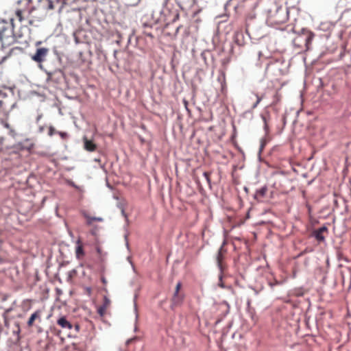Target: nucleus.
Listing matches in <instances>:
<instances>
[{"mask_svg": "<svg viewBox=\"0 0 351 351\" xmlns=\"http://www.w3.org/2000/svg\"><path fill=\"white\" fill-rule=\"evenodd\" d=\"M222 260H223V256H222L221 252H219L218 255H217V265H218V267L220 269L221 272L223 270V263H222Z\"/></svg>", "mask_w": 351, "mask_h": 351, "instance_id": "obj_13", "label": "nucleus"}, {"mask_svg": "<svg viewBox=\"0 0 351 351\" xmlns=\"http://www.w3.org/2000/svg\"><path fill=\"white\" fill-rule=\"evenodd\" d=\"M13 19H11L12 27H3L0 30V40L2 47H10L16 42V38L13 33Z\"/></svg>", "mask_w": 351, "mask_h": 351, "instance_id": "obj_2", "label": "nucleus"}, {"mask_svg": "<svg viewBox=\"0 0 351 351\" xmlns=\"http://www.w3.org/2000/svg\"><path fill=\"white\" fill-rule=\"evenodd\" d=\"M84 293H85L87 295H88V296H90V295H91V294H92V289H91V287H84Z\"/></svg>", "mask_w": 351, "mask_h": 351, "instance_id": "obj_18", "label": "nucleus"}, {"mask_svg": "<svg viewBox=\"0 0 351 351\" xmlns=\"http://www.w3.org/2000/svg\"><path fill=\"white\" fill-rule=\"evenodd\" d=\"M101 281L104 285L107 284V280L104 276L101 277Z\"/></svg>", "mask_w": 351, "mask_h": 351, "instance_id": "obj_27", "label": "nucleus"}, {"mask_svg": "<svg viewBox=\"0 0 351 351\" xmlns=\"http://www.w3.org/2000/svg\"><path fill=\"white\" fill-rule=\"evenodd\" d=\"M60 136L62 138H65L67 137V134L66 132H58Z\"/></svg>", "mask_w": 351, "mask_h": 351, "instance_id": "obj_26", "label": "nucleus"}, {"mask_svg": "<svg viewBox=\"0 0 351 351\" xmlns=\"http://www.w3.org/2000/svg\"><path fill=\"white\" fill-rule=\"evenodd\" d=\"M3 143H4V138L0 137V152H1L3 150Z\"/></svg>", "mask_w": 351, "mask_h": 351, "instance_id": "obj_24", "label": "nucleus"}, {"mask_svg": "<svg viewBox=\"0 0 351 351\" xmlns=\"http://www.w3.org/2000/svg\"><path fill=\"white\" fill-rule=\"evenodd\" d=\"M1 124L3 125L4 128H7L9 132L8 134L12 137H15L16 136V132L14 128L11 127V125L5 120L1 121Z\"/></svg>", "mask_w": 351, "mask_h": 351, "instance_id": "obj_11", "label": "nucleus"}, {"mask_svg": "<svg viewBox=\"0 0 351 351\" xmlns=\"http://www.w3.org/2000/svg\"><path fill=\"white\" fill-rule=\"evenodd\" d=\"M210 174H211L210 172H208V171H205L203 173L204 177L206 178L208 184H210Z\"/></svg>", "mask_w": 351, "mask_h": 351, "instance_id": "obj_16", "label": "nucleus"}, {"mask_svg": "<svg viewBox=\"0 0 351 351\" xmlns=\"http://www.w3.org/2000/svg\"><path fill=\"white\" fill-rule=\"evenodd\" d=\"M184 299V295L180 293H174L171 300V308L175 309L182 305Z\"/></svg>", "mask_w": 351, "mask_h": 351, "instance_id": "obj_4", "label": "nucleus"}, {"mask_svg": "<svg viewBox=\"0 0 351 351\" xmlns=\"http://www.w3.org/2000/svg\"><path fill=\"white\" fill-rule=\"evenodd\" d=\"M269 285H270L271 287H272L273 285H275V282H273V284L270 283Z\"/></svg>", "mask_w": 351, "mask_h": 351, "instance_id": "obj_35", "label": "nucleus"}, {"mask_svg": "<svg viewBox=\"0 0 351 351\" xmlns=\"http://www.w3.org/2000/svg\"><path fill=\"white\" fill-rule=\"evenodd\" d=\"M219 280H220V282L219 283V285L221 288H223V287H224V285H223V283L222 282V275H220V276H219Z\"/></svg>", "mask_w": 351, "mask_h": 351, "instance_id": "obj_28", "label": "nucleus"}, {"mask_svg": "<svg viewBox=\"0 0 351 351\" xmlns=\"http://www.w3.org/2000/svg\"><path fill=\"white\" fill-rule=\"evenodd\" d=\"M77 246L75 248V255L76 258L79 260L82 259L84 256V251L83 248V245L80 239H78L76 242Z\"/></svg>", "mask_w": 351, "mask_h": 351, "instance_id": "obj_10", "label": "nucleus"}, {"mask_svg": "<svg viewBox=\"0 0 351 351\" xmlns=\"http://www.w3.org/2000/svg\"><path fill=\"white\" fill-rule=\"evenodd\" d=\"M147 36H149V37H151V38H152V37H153V36H152V34H147Z\"/></svg>", "mask_w": 351, "mask_h": 351, "instance_id": "obj_33", "label": "nucleus"}, {"mask_svg": "<svg viewBox=\"0 0 351 351\" xmlns=\"http://www.w3.org/2000/svg\"><path fill=\"white\" fill-rule=\"evenodd\" d=\"M6 58L5 56H3L1 60H0V63H1L2 62H3L5 60V59Z\"/></svg>", "mask_w": 351, "mask_h": 351, "instance_id": "obj_31", "label": "nucleus"}, {"mask_svg": "<svg viewBox=\"0 0 351 351\" xmlns=\"http://www.w3.org/2000/svg\"><path fill=\"white\" fill-rule=\"evenodd\" d=\"M122 214H123L125 217H126V215H125V212H124V210H122Z\"/></svg>", "mask_w": 351, "mask_h": 351, "instance_id": "obj_34", "label": "nucleus"}, {"mask_svg": "<svg viewBox=\"0 0 351 351\" xmlns=\"http://www.w3.org/2000/svg\"><path fill=\"white\" fill-rule=\"evenodd\" d=\"M97 252L99 254H101V249H100L99 247H97Z\"/></svg>", "mask_w": 351, "mask_h": 351, "instance_id": "obj_30", "label": "nucleus"}, {"mask_svg": "<svg viewBox=\"0 0 351 351\" xmlns=\"http://www.w3.org/2000/svg\"><path fill=\"white\" fill-rule=\"evenodd\" d=\"M181 287H182V283L180 282H178L176 286L174 293H180V290Z\"/></svg>", "mask_w": 351, "mask_h": 351, "instance_id": "obj_21", "label": "nucleus"}, {"mask_svg": "<svg viewBox=\"0 0 351 351\" xmlns=\"http://www.w3.org/2000/svg\"><path fill=\"white\" fill-rule=\"evenodd\" d=\"M40 311H36L30 316V317L27 322L28 326H32L35 319H40Z\"/></svg>", "mask_w": 351, "mask_h": 351, "instance_id": "obj_12", "label": "nucleus"}, {"mask_svg": "<svg viewBox=\"0 0 351 351\" xmlns=\"http://www.w3.org/2000/svg\"><path fill=\"white\" fill-rule=\"evenodd\" d=\"M110 300L106 296L104 298V302L102 305L97 308V313L100 317H104L106 315V311L110 306Z\"/></svg>", "mask_w": 351, "mask_h": 351, "instance_id": "obj_6", "label": "nucleus"}, {"mask_svg": "<svg viewBox=\"0 0 351 351\" xmlns=\"http://www.w3.org/2000/svg\"><path fill=\"white\" fill-rule=\"evenodd\" d=\"M267 192V188L266 187H262L261 189H258L256 193V195L258 197H263Z\"/></svg>", "mask_w": 351, "mask_h": 351, "instance_id": "obj_14", "label": "nucleus"}, {"mask_svg": "<svg viewBox=\"0 0 351 351\" xmlns=\"http://www.w3.org/2000/svg\"><path fill=\"white\" fill-rule=\"evenodd\" d=\"M16 16L19 21H22L23 20V17L22 15V11L21 10H17L16 11Z\"/></svg>", "mask_w": 351, "mask_h": 351, "instance_id": "obj_17", "label": "nucleus"}, {"mask_svg": "<svg viewBox=\"0 0 351 351\" xmlns=\"http://www.w3.org/2000/svg\"><path fill=\"white\" fill-rule=\"evenodd\" d=\"M56 130L53 126H50L49 128L48 134L49 136H51L56 133Z\"/></svg>", "mask_w": 351, "mask_h": 351, "instance_id": "obj_20", "label": "nucleus"}, {"mask_svg": "<svg viewBox=\"0 0 351 351\" xmlns=\"http://www.w3.org/2000/svg\"><path fill=\"white\" fill-rule=\"evenodd\" d=\"M274 21L277 23H282L287 21V16L285 14V10L281 7L277 8L276 13L273 16Z\"/></svg>", "mask_w": 351, "mask_h": 351, "instance_id": "obj_5", "label": "nucleus"}, {"mask_svg": "<svg viewBox=\"0 0 351 351\" xmlns=\"http://www.w3.org/2000/svg\"><path fill=\"white\" fill-rule=\"evenodd\" d=\"M313 34H310L308 37L306 38V45H308V44H310L313 40Z\"/></svg>", "mask_w": 351, "mask_h": 351, "instance_id": "obj_19", "label": "nucleus"}, {"mask_svg": "<svg viewBox=\"0 0 351 351\" xmlns=\"http://www.w3.org/2000/svg\"><path fill=\"white\" fill-rule=\"evenodd\" d=\"M67 1H68V0H64V4H66V3H67Z\"/></svg>", "mask_w": 351, "mask_h": 351, "instance_id": "obj_36", "label": "nucleus"}, {"mask_svg": "<svg viewBox=\"0 0 351 351\" xmlns=\"http://www.w3.org/2000/svg\"><path fill=\"white\" fill-rule=\"evenodd\" d=\"M84 147L88 152H95L97 149V145L92 141L84 136L83 138Z\"/></svg>", "mask_w": 351, "mask_h": 351, "instance_id": "obj_8", "label": "nucleus"}, {"mask_svg": "<svg viewBox=\"0 0 351 351\" xmlns=\"http://www.w3.org/2000/svg\"><path fill=\"white\" fill-rule=\"evenodd\" d=\"M274 99L276 100V102H278L280 99V95L278 92L276 93L274 95Z\"/></svg>", "mask_w": 351, "mask_h": 351, "instance_id": "obj_25", "label": "nucleus"}, {"mask_svg": "<svg viewBox=\"0 0 351 351\" xmlns=\"http://www.w3.org/2000/svg\"><path fill=\"white\" fill-rule=\"evenodd\" d=\"M49 8L50 9H53V3L51 1H49Z\"/></svg>", "mask_w": 351, "mask_h": 351, "instance_id": "obj_29", "label": "nucleus"}, {"mask_svg": "<svg viewBox=\"0 0 351 351\" xmlns=\"http://www.w3.org/2000/svg\"><path fill=\"white\" fill-rule=\"evenodd\" d=\"M256 97H257V100H256V102L254 104L253 106V108H256L258 104L261 102V101L262 100V97H259L258 95H256Z\"/></svg>", "mask_w": 351, "mask_h": 351, "instance_id": "obj_23", "label": "nucleus"}, {"mask_svg": "<svg viewBox=\"0 0 351 351\" xmlns=\"http://www.w3.org/2000/svg\"><path fill=\"white\" fill-rule=\"evenodd\" d=\"M48 51L49 50L47 48H38L37 49L35 54L32 56V58L35 62L41 63L45 60Z\"/></svg>", "mask_w": 351, "mask_h": 351, "instance_id": "obj_3", "label": "nucleus"}, {"mask_svg": "<svg viewBox=\"0 0 351 351\" xmlns=\"http://www.w3.org/2000/svg\"><path fill=\"white\" fill-rule=\"evenodd\" d=\"M263 121H264V128H265V130L266 131H268L269 130V126H268V124H267V119L265 117L263 116Z\"/></svg>", "mask_w": 351, "mask_h": 351, "instance_id": "obj_22", "label": "nucleus"}, {"mask_svg": "<svg viewBox=\"0 0 351 351\" xmlns=\"http://www.w3.org/2000/svg\"><path fill=\"white\" fill-rule=\"evenodd\" d=\"M15 105L16 102L12 95H8L0 90V114L8 115L9 111L12 110Z\"/></svg>", "mask_w": 351, "mask_h": 351, "instance_id": "obj_1", "label": "nucleus"}, {"mask_svg": "<svg viewBox=\"0 0 351 351\" xmlns=\"http://www.w3.org/2000/svg\"><path fill=\"white\" fill-rule=\"evenodd\" d=\"M328 229L326 227L323 226L317 230H315L313 232V235L315 237L318 242H324L325 241V237L324 233L327 232Z\"/></svg>", "mask_w": 351, "mask_h": 351, "instance_id": "obj_7", "label": "nucleus"}, {"mask_svg": "<svg viewBox=\"0 0 351 351\" xmlns=\"http://www.w3.org/2000/svg\"><path fill=\"white\" fill-rule=\"evenodd\" d=\"M57 324L63 329L71 330L73 328L72 324L66 319V317L62 316L57 320Z\"/></svg>", "mask_w": 351, "mask_h": 351, "instance_id": "obj_9", "label": "nucleus"}, {"mask_svg": "<svg viewBox=\"0 0 351 351\" xmlns=\"http://www.w3.org/2000/svg\"><path fill=\"white\" fill-rule=\"evenodd\" d=\"M93 221H101V219L97 218H93L92 219Z\"/></svg>", "mask_w": 351, "mask_h": 351, "instance_id": "obj_32", "label": "nucleus"}, {"mask_svg": "<svg viewBox=\"0 0 351 351\" xmlns=\"http://www.w3.org/2000/svg\"><path fill=\"white\" fill-rule=\"evenodd\" d=\"M278 282L277 281L275 282V285H278Z\"/></svg>", "mask_w": 351, "mask_h": 351, "instance_id": "obj_37", "label": "nucleus"}, {"mask_svg": "<svg viewBox=\"0 0 351 351\" xmlns=\"http://www.w3.org/2000/svg\"><path fill=\"white\" fill-rule=\"evenodd\" d=\"M25 143H27V145L25 146V148L27 150H31L32 149L34 148V144L33 143L30 142V141L29 139H26Z\"/></svg>", "mask_w": 351, "mask_h": 351, "instance_id": "obj_15", "label": "nucleus"}]
</instances>
